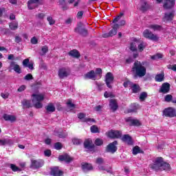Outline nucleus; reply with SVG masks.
Segmentation results:
<instances>
[{"mask_svg": "<svg viewBox=\"0 0 176 176\" xmlns=\"http://www.w3.org/2000/svg\"><path fill=\"white\" fill-rule=\"evenodd\" d=\"M143 36L155 42H157V41H159V37L157 35L153 34V33H152V32H151L149 30H145L143 32Z\"/></svg>", "mask_w": 176, "mask_h": 176, "instance_id": "3", "label": "nucleus"}, {"mask_svg": "<svg viewBox=\"0 0 176 176\" xmlns=\"http://www.w3.org/2000/svg\"><path fill=\"white\" fill-rule=\"evenodd\" d=\"M151 60H159V58H163V54H157L155 55L151 56Z\"/></svg>", "mask_w": 176, "mask_h": 176, "instance_id": "41", "label": "nucleus"}, {"mask_svg": "<svg viewBox=\"0 0 176 176\" xmlns=\"http://www.w3.org/2000/svg\"><path fill=\"white\" fill-rule=\"evenodd\" d=\"M116 145H118V141H114L112 143H110L106 148L107 152L115 153V152L118 151V147Z\"/></svg>", "mask_w": 176, "mask_h": 176, "instance_id": "8", "label": "nucleus"}, {"mask_svg": "<svg viewBox=\"0 0 176 176\" xmlns=\"http://www.w3.org/2000/svg\"><path fill=\"white\" fill-rule=\"evenodd\" d=\"M131 90H132L133 93H138V91H140V86H138V85L134 84L131 87Z\"/></svg>", "mask_w": 176, "mask_h": 176, "instance_id": "45", "label": "nucleus"}, {"mask_svg": "<svg viewBox=\"0 0 176 176\" xmlns=\"http://www.w3.org/2000/svg\"><path fill=\"white\" fill-rule=\"evenodd\" d=\"M163 115L167 118H174L176 116V110L173 107H168L163 111Z\"/></svg>", "mask_w": 176, "mask_h": 176, "instance_id": "4", "label": "nucleus"}, {"mask_svg": "<svg viewBox=\"0 0 176 176\" xmlns=\"http://www.w3.org/2000/svg\"><path fill=\"white\" fill-rule=\"evenodd\" d=\"M104 97L105 98H112L114 97L113 94H112L111 92H108V91H105L104 94Z\"/></svg>", "mask_w": 176, "mask_h": 176, "instance_id": "48", "label": "nucleus"}, {"mask_svg": "<svg viewBox=\"0 0 176 176\" xmlns=\"http://www.w3.org/2000/svg\"><path fill=\"white\" fill-rule=\"evenodd\" d=\"M32 102L34 108L39 109L43 107L42 104V101L45 100V95L42 94H34L32 95Z\"/></svg>", "mask_w": 176, "mask_h": 176, "instance_id": "2", "label": "nucleus"}, {"mask_svg": "<svg viewBox=\"0 0 176 176\" xmlns=\"http://www.w3.org/2000/svg\"><path fill=\"white\" fill-rule=\"evenodd\" d=\"M25 80H32L34 79V77L32 76V74H28L25 77H24Z\"/></svg>", "mask_w": 176, "mask_h": 176, "instance_id": "53", "label": "nucleus"}, {"mask_svg": "<svg viewBox=\"0 0 176 176\" xmlns=\"http://www.w3.org/2000/svg\"><path fill=\"white\" fill-rule=\"evenodd\" d=\"M96 164H98V166H100L101 164H104V159L99 157L96 161Z\"/></svg>", "mask_w": 176, "mask_h": 176, "instance_id": "52", "label": "nucleus"}, {"mask_svg": "<svg viewBox=\"0 0 176 176\" xmlns=\"http://www.w3.org/2000/svg\"><path fill=\"white\" fill-rule=\"evenodd\" d=\"M137 42H138V40H137V38H134L133 42L131 43L129 49L131 52H136Z\"/></svg>", "mask_w": 176, "mask_h": 176, "instance_id": "29", "label": "nucleus"}, {"mask_svg": "<svg viewBox=\"0 0 176 176\" xmlns=\"http://www.w3.org/2000/svg\"><path fill=\"white\" fill-rule=\"evenodd\" d=\"M29 63H30V59L26 58V59L23 60V67H27L29 65Z\"/></svg>", "mask_w": 176, "mask_h": 176, "instance_id": "58", "label": "nucleus"}, {"mask_svg": "<svg viewBox=\"0 0 176 176\" xmlns=\"http://www.w3.org/2000/svg\"><path fill=\"white\" fill-rule=\"evenodd\" d=\"M45 156H47L48 157L52 155V151L50 150H46L44 151Z\"/></svg>", "mask_w": 176, "mask_h": 176, "instance_id": "61", "label": "nucleus"}, {"mask_svg": "<svg viewBox=\"0 0 176 176\" xmlns=\"http://www.w3.org/2000/svg\"><path fill=\"white\" fill-rule=\"evenodd\" d=\"M47 20L50 24V25H53L55 24L56 23V21L54 19H53V17L52 16H48L47 18Z\"/></svg>", "mask_w": 176, "mask_h": 176, "instance_id": "47", "label": "nucleus"}, {"mask_svg": "<svg viewBox=\"0 0 176 176\" xmlns=\"http://www.w3.org/2000/svg\"><path fill=\"white\" fill-rule=\"evenodd\" d=\"M128 120L132 126H141V122L137 119L129 118Z\"/></svg>", "mask_w": 176, "mask_h": 176, "instance_id": "32", "label": "nucleus"}, {"mask_svg": "<svg viewBox=\"0 0 176 176\" xmlns=\"http://www.w3.org/2000/svg\"><path fill=\"white\" fill-rule=\"evenodd\" d=\"M44 164L43 160H32V168H41Z\"/></svg>", "mask_w": 176, "mask_h": 176, "instance_id": "12", "label": "nucleus"}, {"mask_svg": "<svg viewBox=\"0 0 176 176\" xmlns=\"http://www.w3.org/2000/svg\"><path fill=\"white\" fill-rule=\"evenodd\" d=\"M82 168L85 173H87V171L93 170V166L91 164H84L82 165Z\"/></svg>", "mask_w": 176, "mask_h": 176, "instance_id": "26", "label": "nucleus"}, {"mask_svg": "<svg viewBox=\"0 0 176 176\" xmlns=\"http://www.w3.org/2000/svg\"><path fill=\"white\" fill-rule=\"evenodd\" d=\"M10 71H14V72H16V74H21V69L20 68V65L16 63L14 61H12L10 64L9 67Z\"/></svg>", "mask_w": 176, "mask_h": 176, "instance_id": "11", "label": "nucleus"}, {"mask_svg": "<svg viewBox=\"0 0 176 176\" xmlns=\"http://www.w3.org/2000/svg\"><path fill=\"white\" fill-rule=\"evenodd\" d=\"M164 79V74H160L155 76V80L156 82H163Z\"/></svg>", "mask_w": 176, "mask_h": 176, "instance_id": "37", "label": "nucleus"}, {"mask_svg": "<svg viewBox=\"0 0 176 176\" xmlns=\"http://www.w3.org/2000/svg\"><path fill=\"white\" fill-rule=\"evenodd\" d=\"M98 170H100V171H107V173L112 172V170L111 169V168H109V169H107L105 168V166H102V164L98 165Z\"/></svg>", "mask_w": 176, "mask_h": 176, "instance_id": "39", "label": "nucleus"}, {"mask_svg": "<svg viewBox=\"0 0 176 176\" xmlns=\"http://www.w3.org/2000/svg\"><path fill=\"white\" fill-rule=\"evenodd\" d=\"M140 10H142V12H146V10H148V9H149V6L145 0L140 1Z\"/></svg>", "mask_w": 176, "mask_h": 176, "instance_id": "23", "label": "nucleus"}, {"mask_svg": "<svg viewBox=\"0 0 176 176\" xmlns=\"http://www.w3.org/2000/svg\"><path fill=\"white\" fill-rule=\"evenodd\" d=\"M122 140L128 145H133V138H131V136L129 135H124L122 138Z\"/></svg>", "mask_w": 176, "mask_h": 176, "instance_id": "16", "label": "nucleus"}, {"mask_svg": "<svg viewBox=\"0 0 176 176\" xmlns=\"http://www.w3.org/2000/svg\"><path fill=\"white\" fill-rule=\"evenodd\" d=\"M146 47V43L142 42L138 45V48L139 52H143L144 49Z\"/></svg>", "mask_w": 176, "mask_h": 176, "instance_id": "40", "label": "nucleus"}, {"mask_svg": "<svg viewBox=\"0 0 176 176\" xmlns=\"http://www.w3.org/2000/svg\"><path fill=\"white\" fill-rule=\"evenodd\" d=\"M109 107L111 111H116L118 109V102L115 99L110 100Z\"/></svg>", "mask_w": 176, "mask_h": 176, "instance_id": "22", "label": "nucleus"}, {"mask_svg": "<svg viewBox=\"0 0 176 176\" xmlns=\"http://www.w3.org/2000/svg\"><path fill=\"white\" fill-rule=\"evenodd\" d=\"M26 87L25 85H21L19 89H18V91L21 92V91H24V90H25Z\"/></svg>", "mask_w": 176, "mask_h": 176, "instance_id": "64", "label": "nucleus"}, {"mask_svg": "<svg viewBox=\"0 0 176 176\" xmlns=\"http://www.w3.org/2000/svg\"><path fill=\"white\" fill-rule=\"evenodd\" d=\"M122 16H123V14H121L118 15L117 17H116L113 19V23L114 24H116V23H118V21H119V20H120V19L122 18Z\"/></svg>", "mask_w": 176, "mask_h": 176, "instance_id": "56", "label": "nucleus"}, {"mask_svg": "<svg viewBox=\"0 0 176 176\" xmlns=\"http://www.w3.org/2000/svg\"><path fill=\"white\" fill-rule=\"evenodd\" d=\"M18 25H19V23H17L16 22H12L9 25L10 28L13 31H14L15 30H17Z\"/></svg>", "mask_w": 176, "mask_h": 176, "instance_id": "42", "label": "nucleus"}, {"mask_svg": "<svg viewBox=\"0 0 176 176\" xmlns=\"http://www.w3.org/2000/svg\"><path fill=\"white\" fill-rule=\"evenodd\" d=\"M138 109H140V104L136 103H133L131 105V109H129V112H137Z\"/></svg>", "mask_w": 176, "mask_h": 176, "instance_id": "33", "label": "nucleus"}, {"mask_svg": "<svg viewBox=\"0 0 176 176\" xmlns=\"http://www.w3.org/2000/svg\"><path fill=\"white\" fill-rule=\"evenodd\" d=\"M98 89L100 90V91L104 90V87H105V85L102 83H98Z\"/></svg>", "mask_w": 176, "mask_h": 176, "instance_id": "57", "label": "nucleus"}, {"mask_svg": "<svg viewBox=\"0 0 176 176\" xmlns=\"http://www.w3.org/2000/svg\"><path fill=\"white\" fill-rule=\"evenodd\" d=\"M55 135H56V137H59V138H65L67 133V132H58L57 131H55Z\"/></svg>", "mask_w": 176, "mask_h": 176, "instance_id": "35", "label": "nucleus"}, {"mask_svg": "<svg viewBox=\"0 0 176 176\" xmlns=\"http://www.w3.org/2000/svg\"><path fill=\"white\" fill-rule=\"evenodd\" d=\"M84 122L87 123V124L91 125L96 120L94 119L90 118H87L85 120H83Z\"/></svg>", "mask_w": 176, "mask_h": 176, "instance_id": "44", "label": "nucleus"}, {"mask_svg": "<svg viewBox=\"0 0 176 176\" xmlns=\"http://www.w3.org/2000/svg\"><path fill=\"white\" fill-rule=\"evenodd\" d=\"M39 5H41V1H39V0H29L28 1V8L30 10L35 9V8H38Z\"/></svg>", "mask_w": 176, "mask_h": 176, "instance_id": "9", "label": "nucleus"}, {"mask_svg": "<svg viewBox=\"0 0 176 176\" xmlns=\"http://www.w3.org/2000/svg\"><path fill=\"white\" fill-rule=\"evenodd\" d=\"M168 69H172V71H175L176 72V65H169L168 66Z\"/></svg>", "mask_w": 176, "mask_h": 176, "instance_id": "63", "label": "nucleus"}, {"mask_svg": "<svg viewBox=\"0 0 176 176\" xmlns=\"http://www.w3.org/2000/svg\"><path fill=\"white\" fill-rule=\"evenodd\" d=\"M108 137L109 138H122V131L111 130L108 132Z\"/></svg>", "mask_w": 176, "mask_h": 176, "instance_id": "10", "label": "nucleus"}, {"mask_svg": "<svg viewBox=\"0 0 176 176\" xmlns=\"http://www.w3.org/2000/svg\"><path fill=\"white\" fill-rule=\"evenodd\" d=\"M150 30H153V31H162L163 27L160 25L157 24H151L148 26Z\"/></svg>", "mask_w": 176, "mask_h": 176, "instance_id": "25", "label": "nucleus"}, {"mask_svg": "<svg viewBox=\"0 0 176 176\" xmlns=\"http://www.w3.org/2000/svg\"><path fill=\"white\" fill-rule=\"evenodd\" d=\"M67 107L69 108V109H70V111L75 109V104L72 103V100L71 99L67 100Z\"/></svg>", "mask_w": 176, "mask_h": 176, "instance_id": "36", "label": "nucleus"}, {"mask_svg": "<svg viewBox=\"0 0 176 176\" xmlns=\"http://www.w3.org/2000/svg\"><path fill=\"white\" fill-rule=\"evenodd\" d=\"M68 71L69 69L68 68H61L58 71V76L60 78V79H64V78H67L68 76Z\"/></svg>", "mask_w": 176, "mask_h": 176, "instance_id": "13", "label": "nucleus"}, {"mask_svg": "<svg viewBox=\"0 0 176 176\" xmlns=\"http://www.w3.org/2000/svg\"><path fill=\"white\" fill-rule=\"evenodd\" d=\"M46 110L47 112H54V111H56V107H54V104H53V103H50L46 107Z\"/></svg>", "mask_w": 176, "mask_h": 176, "instance_id": "34", "label": "nucleus"}, {"mask_svg": "<svg viewBox=\"0 0 176 176\" xmlns=\"http://www.w3.org/2000/svg\"><path fill=\"white\" fill-rule=\"evenodd\" d=\"M41 50L43 52V54H46V53H47V50H49V48L47 46H44L42 47Z\"/></svg>", "mask_w": 176, "mask_h": 176, "instance_id": "60", "label": "nucleus"}, {"mask_svg": "<svg viewBox=\"0 0 176 176\" xmlns=\"http://www.w3.org/2000/svg\"><path fill=\"white\" fill-rule=\"evenodd\" d=\"M58 160L60 162H66V163H70V162H72V157H71L69 155H68V154L60 155L58 157Z\"/></svg>", "mask_w": 176, "mask_h": 176, "instance_id": "18", "label": "nucleus"}, {"mask_svg": "<svg viewBox=\"0 0 176 176\" xmlns=\"http://www.w3.org/2000/svg\"><path fill=\"white\" fill-rule=\"evenodd\" d=\"M10 168L12 170V171H20V168L14 164H11Z\"/></svg>", "mask_w": 176, "mask_h": 176, "instance_id": "55", "label": "nucleus"}, {"mask_svg": "<svg viewBox=\"0 0 176 176\" xmlns=\"http://www.w3.org/2000/svg\"><path fill=\"white\" fill-rule=\"evenodd\" d=\"M102 144H104V141H102V139L97 138L95 140V145H97L98 146H100L102 145Z\"/></svg>", "mask_w": 176, "mask_h": 176, "instance_id": "49", "label": "nucleus"}, {"mask_svg": "<svg viewBox=\"0 0 176 176\" xmlns=\"http://www.w3.org/2000/svg\"><path fill=\"white\" fill-rule=\"evenodd\" d=\"M85 79H92L93 80H96V72L94 70H91L89 72L87 73L84 76Z\"/></svg>", "mask_w": 176, "mask_h": 176, "instance_id": "21", "label": "nucleus"}, {"mask_svg": "<svg viewBox=\"0 0 176 176\" xmlns=\"http://www.w3.org/2000/svg\"><path fill=\"white\" fill-rule=\"evenodd\" d=\"M146 97H148V94H146V92H142L140 94V100H141V101H144Z\"/></svg>", "mask_w": 176, "mask_h": 176, "instance_id": "50", "label": "nucleus"}, {"mask_svg": "<svg viewBox=\"0 0 176 176\" xmlns=\"http://www.w3.org/2000/svg\"><path fill=\"white\" fill-rule=\"evenodd\" d=\"M162 157L156 158L154 163L150 165L151 168H152L153 170H155V171L162 170Z\"/></svg>", "mask_w": 176, "mask_h": 176, "instance_id": "6", "label": "nucleus"}, {"mask_svg": "<svg viewBox=\"0 0 176 176\" xmlns=\"http://www.w3.org/2000/svg\"><path fill=\"white\" fill-rule=\"evenodd\" d=\"M75 32H78V34H80L81 35H87V30L85 28H76L75 29Z\"/></svg>", "mask_w": 176, "mask_h": 176, "instance_id": "30", "label": "nucleus"}, {"mask_svg": "<svg viewBox=\"0 0 176 176\" xmlns=\"http://www.w3.org/2000/svg\"><path fill=\"white\" fill-rule=\"evenodd\" d=\"M132 71L135 74V76H138V78H143L146 75V67L142 65L140 61L134 63Z\"/></svg>", "mask_w": 176, "mask_h": 176, "instance_id": "1", "label": "nucleus"}, {"mask_svg": "<svg viewBox=\"0 0 176 176\" xmlns=\"http://www.w3.org/2000/svg\"><path fill=\"white\" fill-rule=\"evenodd\" d=\"M21 104L24 108H32V103H31V100L24 99L22 100Z\"/></svg>", "mask_w": 176, "mask_h": 176, "instance_id": "27", "label": "nucleus"}, {"mask_svg": "<svg viewBox=\"0 0 176 176\" xmlns=\"http://www.w3.org/2000/svg\"><path fill=\"white\" fill-rule=\"evenodd\" d=\"M51 175L53 176H61L63 174H64V172L60 170L58 167L55 166L54 168H51V172H50Z\"/></svg>", "mask_w": 176, "mask_h": 176, "instance_id": "14", "label": "nucleus"}, {"mask_svg": "<svg viewBox=\"0 0 176 176\" xmlns=\"http://www.w3.org/2000/svg\"><path fill=\"white\" fill-rule=\"evenodd\" d=\"M174 19V12L165 13V16L163 18V21L167 23V21H171Z\"/></svg>", "mask_w": 176, "mask_h": 176, "instance_id": "17", "label": "nucleus"}, {"mask_svg": "<svg viewBox=\"0 0 176 176\" xmlns=\"http://www.w3.org/2000/svg\"><path fill=\"white\" fill-rule=\"evenodd\" d=\"M78 118L81 120V122H83V120H86L87 118H86V114L83 113H79L78 114Z\"/></svg>", "mask_w": 176, "mask_h": 176, "instance_id": "46", "label": "nucleus"}, {"mask_svg": "<svg viewBox=\"0 0 176 176\" xmlns=\"http://www.w3.org/2000/svg\"><path fill=\"white\" fill-rule=\"evenodd\" d=\"M55 149H57V151H60L61 148H63V145L60 142H57L54 144Z\"/></svg>", "mask_w": 176, "mask_h": 176, "instance_id": "54", "label": "nucleus"}, {"mask_svg": "<svg viewBox=\"0 0 176 176\" xmlns=\"http://www.w3.org/2000/svg\"><path fill=\"white\" fill-rule=\"evenodd\" d=\"M141 148L139 146H136L133 148V155H138V153H141Z\"/></svg>", "mask_w": 176, "mask_h": 176, "instance_id": "43", "label": "nucleus"}, {"mask_svg": "<svg viewBox=\"0 0 176 176\" xmlns=\"http://www.w3.org/2000/svg\"><path fill=\"white\" fill-rule=\"evenodd\" d=\"M170 169L171 168L170 167V164L168 163L164 162L162 158L161 164V170H164V171H170Z\"/></svg>", "mask_w": 176, "mask_h": 176, "instance_id": "24", "label": "nucleus"}, {"mask_svg": "<svg viewBox=\"0 0 176 176\" xmlns=\"http://www.w3.org/2000/svg\"><path fill=\"white\" fill-rule=\"evenodd\" d=\"M84 146L86 149L91 150L94 148V144H93V141H91V140L90 139L85 141Z\"/></svg>", "mask_w": 176, "mask_h": 176, "instance_id": "20", "label": "nucleus"}, {"mask_svg": "<svg viewBox=\"0 0 176 176\" xmlns=\"http://www.w3.org/2000/svg\"><path fill=\"white\" fill-rule=\"evenodd\" d=\"M174 5H175V0H166L164 3V8L171 9V8H174Z\"/></svg>", "mask_w": 176, "mask_h": 176, "instance_id": "15", "label": "nucleus"}, {"mask_svg": "<svg viewBox=\"0 0 176 176\" xmlns=\"http://www.w3.org/2000/svg\"><path fill=\"white\" fill-rule=\"evenodd\" d=\"M164 99L166 102H170V101H173V96L168 94L165 96Z\"/></svg>", "mask_w": 176, "mask_h": 176, "instance_id": "51", "label": "nucleus"}, {"mask_svg": "<svg viewBox=\"0 0 176 176\" xmlns=\"http://www.w3.org/2000/svg\"><path fill=\"white\" fill-rule=\"evenodd\" d=\"M31 43L32 45H36V43H38V39L36 38V37H33L31 39Z\"/></svg>", "mask_w": 176, "mask_h": 176, "instance_id": "59", "label": "nucleus"}, {"mask_svg": "<svg viewBox=\"0 0 176 176\" xmlns=\"http://www.w3.org/2000/svg\"><path fill=\"white\" fill-rule=\"evenodd\" d=\"M160 91V93H164V94L168 93L170 91V84L168 82H164L161 87Z\"/></svg>", "mask_w": 176, "mask_h": 176, "instance_id": "19", "label": "nucleus"}, {"mask_svg": "<svg viewBox=\"0 0 176 176\" xmlns=\"http://www.w3.org/2000/svg\"><path fill=\"white\" fill-rule=\"evenodd\" d=\"M118 28H119V24L115 23L113 25V29L109 33H104L102 34L103 38H109V36H114L118 34Z\"/></svg>", "mask_w": 176, "mask_h": 176, "instance_id": "7", "label": "nucleus"}, {"mask_svg": "<svg viewBox=\"0 0 176 176\" xmlns=\"http://www.w3.org/2000/svg\"><path fill=\"white\" fill-rule=\"evenodd\" d=\"M91 132L94 133V134L97 133H100V129H98V126L96 125H93L90 128Z\"/></svg>", "mask_w": 176, "mask_h": 176, "instance_id": "38", "label": "nucleus"}, {"mask_svg": "<svg viewBox=\"0 0 176 176\" xmlns=\"http://www.w3.org/2000/svg\"><path fill=\"white\" fill-rule=\"evenodd\" d=\"M58 3L59 5L62 6V8H63L64 9H67V8L64 7V5H65V0H59Z\"/></svg>", "mask_w": 176, "mask_h": 176, "instance_id": "62", "label": "nucleus"}, {"mask_svg": "<svg viewBox=\"0 0 176 176\" xmlns=\"http://www.w3.org/2000/svg\"><path fill=\"white\" fill-rule=\"evenodd\" d=\"M113 74L108 72L105 76V83L109 89H112V84L113 83Z\"/></svg>", "mask_w": 176, "mask_h": 176, "instance_id": "5", "label": "nucleus"}, {"mask_svg": "<svg viewBox=\"0 0 176 176\" xmlns=\"http://www.w3.org/2000/svg\"><path fill=\"white\" fill-rule=\"evenodd\" d=\"M69 56H71L72 57H75L76 58H78L80 57V54H79V52L76 50H73L69 52Z\"/></svg>", "mask_w": 176, "mask_h": 176, "instance_id": "31", "label": "nucleus"}, {"mask_svg": "<svg viewBox=\"0 0 176 176\" xmlns=\"http://www.w3.org/2000/svg\"><path fill=\"white\" fill-rule=\"evenodd\" d=\"M4 120H8L10 122H14L16 121V116L12 115L4 114L3 115Z\"/></svg>", "mask_w": 176, "mask_h": 176, "instance_id": "28", "label": "nucleus"}]
</instances>
